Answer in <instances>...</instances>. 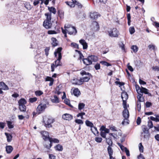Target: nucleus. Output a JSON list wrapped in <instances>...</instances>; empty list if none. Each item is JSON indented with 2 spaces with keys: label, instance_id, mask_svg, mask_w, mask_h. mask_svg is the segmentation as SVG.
I'll return each instance as SVG.
<instances>
[{
  "label": "nucleus",
  "instance_id": "f704fd0d",
  "mask_svg": "<svg viewBox=\"0 0 159 159\" xmlns=\"http://www.w3.org/2000/svg\"><path fill=\"white\" fill-rule=\"evenodd\" d=\"M85 106V104L83 103L80 102L78 104V109L80 111L83 109Z\"/></svg>",
  "mask_w": 159,
  "mask_h": 159
},
{
  "label": "nucleus",
  "instance_id": "a211bd4d",
  "mask_svg": "<svg viewBox=\"0 0 159 159\" xmlns=\"http://www.w3.org/2000/svg\"><path fill=\"white\" fill-rule=\"evenodd\" d=\"M0 88L3 90H7L9 89V88L3 82H0Z\"/></svg>",
  "mask_w": 159,
  "mask_h": 159
},
{
  "label": "nucleus",
  "instance_id": "58836bf2",
  "mask_svg": "<svg viewBox=\"0 0 159 159\" xmlns=\"http://www.w3.org/2000/svg\"><path fill=\"white\" fill-rule=\"evenodd\" d=\"M6 122L9 129H11L14 128V125L12 124V122L10 121H7Z\"/></svg>",
  "mask_w": 159,
  "mask_h": 159
},
{
  "label": "nucleus",
  "instance_id": "052dcab7",
  "mask_svg": "<svg viewBox=\"0 0 159 159\" xmlns=\"http://www.w3.org/2000/svg\"><path fill=\"white\" fill-rule=\"evenodd\" d=\"M95 140L96 142L100 143L101 142L102 139L101 137H97L95 138Z\"/></svg>",
  "mask_w": 159,
  "mask_h": 159
},
{
  "label": "nucleus",
  "instance_id": "338daca9",
  "mask_svg": "<svg viewBox=\"0 0 159 159\" xmlns=\"http://www.w3.org/2000/svg\"><path fill=\"white\" fill-rule=\"evenodd\" d=\"M49 159H56V156L52 154H49Z\"/></svg>",
  "mask_w": 159,
  "mask_h": 159
},
{
  "label": "nucleus",
  "instance_id": "72a5a7b5",
  "mask_svg": "<svg viewBox=\"0 0 159 159\" xmlns=\"http://www.w3.org/2000/svg\"><path fill=\"white\" fill-rule=\"evenodd\" d=\"M91 130L92 132L95 135H96V134H98V133L97 128L94 126V125L91 128Z\"/></svg>",
  "mask_w": 159,
  "mask_h": 159
},
{
  "label": "nucleus",
  "instance_id": "2f4dec72",
  "mask_svg": "<svg viewBox=\"0 0 159 159\" xmlns=\"http://www.w3.org/2000/svg\"><path fill=\"white\" fill-rule=\"evenodd\" d=\"M72 1L74 3V5H77L78 8H81L83 7V5L79 2L76 1V0H72Z\"/></svg>",
  "mask_w": 159,
  "mask_h": 159
},
{
  "label": "nucleus",
  "instance_id": "5fc2aeb1",
  "mask_svg": "<svg viewBox=\"0 0 159 159\" xmlns=\"http://www.w3.org/2000/svg\"><path fill=\"white\" fill-rule=\"evenodd\" d=\"M66 3L67 5L71 7H74L75 6L74 5V3L72 2H66Z\"/></svg>",
  "mask_w": 159,
  "mask_h": 159
},
{
  "label": "nucleus",
  "instance_id": "6ab92c4d",
  "mask_svg": "<svg viewBox=\"0 0 159 159\" xmlns=\"http://www.w3.org/2000/svg\"><path fill=\"white\" fill-rule=\"evenodd\" d=\"M90 61H91L92 64L93 62H96L98 60V58L97 57L94 55H90L88 56Z\"/></svg>",
  "mask_w": 159,
  "mask_h": 159
},
{
  "label": "nucleus",
  "instance_id": "39448f33",
  "mask_svg": "<svg viewBox=\"0 0 159 159\" xmlns=\"http://www.w3.org/2000/svg\"><path fill=\"white\" fill-rule=\"evenodd\" d=\"M80 74L82 75H86L85 76L80 78L82 84L84 82H87L89 81L91 77H92V75L90 74L88 72H86L84 71L81 72Z\"/></svg>",
  "mask_w": 159,
  "mask_h": 159
},
{
  "label": "nucleus",
  "instance_id": "1a4fd4ad",
  "mask_svg": "<svg viewBox=\"0 0 159 159\" xmlns=\"http://www.w3.org/2000/svg\"><path fill=\"white\" fill-rule=\"evenodd\" d=\"M46 107L47 106L46 104H39L38 106L36 109L37 113L38 114H40L42 111L45 110Z\"/></svg>",
  "mask_w": 159,
  "mask_h": 159
},
{
  "label": "nucleus",
  "instance_id": "0eeeda50",
  "mask_svg": "<svg viewBox=\"0 0 159 159\" xmlns=\"http://www.w3.org/2000/svg\"><path fill=\"white\" fill-rule=\"evenodd\" d=\"M108 33L109 35L112 37H118L119 34L118 30L116 28L111 29Z\"/></svg>",
  "mask_w": 159,
  "mask_h": 159
},
{
  "label": "nucleus",
  "instance_id": "dca6fc26",
  "mask_svg": "<svg viewBox=\"0 0 159 159\" xmlns=\"http://www.w3.org/2000/svg\"><path fill=\"white\" fill-rule=\"evenodd\" d=\"M83 61L84 64L86 66H89L92 64L91 61H90L88 56L86 58H83Z\"/></svg>",
  "mask_w": 159,
  "mask_h": 159
},
{
  "label": "nucleus",
  "instance_id": "e433bc0d",
  "mask_svg": "<svg viewBox=\"0 0 159 159\" xmlns=\"http://www.w3.org/2000/svg\"><path fill=\"white\" fill-rule=\"evenodd\" d=\"M24 7H25L28 10H30L32 8V6L29 2H26L24 4Z\"/></svg>",
  "mask_w": 159,
  "mask_h": 159
},
{
  "label": "nucleus",
  "instance_id": "49530a36",
  "mask_svg": "<svg viewBox=\"0 0 159 159\" xmlns=\"http://www.w3.org/2000/svg\"><path fill=\"white\" fill-rule=\"evenodd\" d=\"M129 30L131 34H133L135 32V29L133 26L130 27L129 29Z\"/></svg>",
  "mask_w": 159,
  "mask_h": 159
},
{
  "label": "nucleus",
  "instance_id": "13d9d810",
  "mask_svg": "<svg viewBox=\"0 0 159 159\" xmlns=\"http://www.w3.org/2000/svg\"><path fill=\"white\" fill-rule=\"evenodd\" d=\"M50 49V48L48 47H46L44 50L45 52V54L47 56H48V55Z\"/></svg>",
  "mask_w": 159,
  "mask_h": 159
},
{
  "label": "nucleus",
  "instance_id": "cd10ccee",
  "mask_svg": "<svg viewBox=\"0 0 159 159\" xmlns=\"http://www.w3.org/2000/svg\"><path fill=\"white\" fill-rule=\"evenodd\" d=\"M54 148L56 151H61L63 149L62 146L59 144H58Z\"/></svg>",
  "mask_w": 159,
  "mask_h": 159
},
{
  "label": "nucleus",
  "instance_id": "09e8293b",
  "mask_svg": "<svg viewBox=\"0 0 159 159\" xmlns=\"http://www.w3.org/2000/svg\"><path fill=\"white\" fill-rule=\"evenodd\" d=\"M135 89L138 93L139 94L141 91L142 88H141L138 85H135Z\"/></svg>",
  "mask_w": 159,
  "mask_h": 159
},
{
  "label": "nucleus",
  "instance_id": "69168bd1",
  "mask_svg": "<svg viewBox=\"0 0 159 159\" xmlns=\"http://www.w3.org/2000/svg\"><path fill=\"white\" fill-rule=\"evenodd\" d=\"M141 122V119L139 117H138L136 120V123L137 125H139Z\"/></svg>",
  "mask_w": 159,
  "mask_h": 159
},
{
  "label": "nucleus",
  "instance_id": "603ef678",
  "mask_svg": "<svg viewBox=\"0 0 159 159\" xmlns=\"http://www.w3.org/2000/svg\"><path fill=\"white\" fill-rule=\"evenodd\" d=\"M148 126L149 129L153 128V126L152 122L151 120H149L148 121Z\"/></svg>",
  "mask_w": 159,
  "mask_h": 159
},
{
  "label": "nucleus",
  "instance_id": "f3484780",
  "mask_svg": "<svg viewBox=\"0 0 159 159\" xmlns=\"http://www.w3.org/2000/svg\"><path fill=\"white\" fill-rule=\"evenodd\" d=\"M71 82L73 84L75 85H81L82 83L80 79L79 80L76 78L72 80Z\"/></svg>",
  "mask_w": 159,
  "mask_h": 159
},
{
  "label": "nucleus",
  "instance_id": "0e129e2a",
  "mask_svg": "<svg viewBox=\"0 0 159 159\" xmlns=\"http://www.w3.org/2000/svg\"><path fill=\"white\" fill-rule=\"evenodd\" d=\"M94 68L96 70H98L100 69V66L99 63H97L94 66Z\"/></svg>",
  "mask_w": 159,
  "mask_h": 159
},
{
  "label": "nucleus",
  "instance_id": "7c9ffc66",
  "mask_svg": "<svg viewBox=\"0 0 159 159\" xmlns=\"http://www.w3.org/2000/svg\"><path fill=\"white\" fill-rule=\"evenodd\" d=\"M48 10L50 11V12H48V13H52L54 14H55L56 12V9L54 7H48Z\"/></svg>",
  "mask_w": 159,
  "mask_h": 159
},
{
  "label": "nucleus",
  "instance_id": "6e6d98bb",
  "mask_svg": "<svg viewBox=\"0 0 159 159\" xmlns=\"http://www.w3.org/2000/svg\"><path fill=\"white\" fill-rule=\"evenodd\" d=\"M139 149L140 152H143V147L142 145V143H140L139 144Z\"/></svg>",
  "mask_w": 159,
  "mask_h": 159
},
{
  "label": "nucleus",
  "instance_id": "864d4df0",
  "mask_svg": "<svg viewBox=\"0 0 159 159\" xmlns=\"http://www.w3.org/2000/svg\"><path fill=\"white\" fill-rule=\"evenodd\" d=\"M70 45L71 46L75 48H77L78 49L79 48L78 44L75 43H72L70 44Z\"/></svg>",
  "mask_w": 159,
  "mask_h": 159
},
{
  "label": "nucleus",
  "instance_id": "412c9836",
  "mask_svg": "<svg viewBox=\"0 0 159 159\" xmlns=\"http://www.w3.org/2000/svg\"><path fill=\"white\" fill-rule=\"evenodd\" d=\"M6 149L7 153L8 154L10 153L11 152L13 149V148L11 146L8 145L6 147Z\"/></svg>",
  "mask_w": 159,
  "mask_h": 159
},
{
  "label": "nucleus",
  "instance_id": "a18cd8bd",
  "mask_svg": "<svg viewBox=\"0 0 159 159\" xmlns=\"http://www.w3.org/2000/svg\"><path fill=\"white\" fill-rule=\"evenodd\" d=\"M92 24L93 25H95L96 27L97 28V30H99V25L98 23L96 21H93L92 22Z\"/></svg>",
  "mask_w": 159,
  "mask_h": 159
},
{
  "label": "nucleus",
  "instance_id": "c756f323",
  "mask_svg": "<svg viewBox=\"0 0 159 159\" xmlns=\"http://www.w3.org/2000/svg\"><path fill=\"white\" fill-rule=\"evenodd\" d=\"M49 142L52 144L53 142L55 143H58L59 142V140L57 139L52 138H49Z\"/></svg>",
  "mask_w": 159,
  "mask_h": 159
},
{
  "label": "nucleus",
  "instance_id": "5701e85b",
  "mask_svg": "<svg viewBox=\"0 0 159 159\" xmlns=\"http://www.w3.org/2000/svg\"><path fill=\"white\" fill-rule=\"evenodd\" d=\"M51 40L52 42V44L53 47H55L57 46L58 45V41L56 38L52 37L51 38Z\"/></svg>",
  "mask_w": 159,
  "mask_h": 159
},
{
  "label": "nucleus",
  "instance_id": "f03ea898",
  "mask_svg": "<svg viewBox=\"0 0 159 159\" xmlns=\"http://www.w3.org/2000/svg\"><path fill=\"white\" fill-rule=\"evenodd\" d=\"M45 16L46 17V19L43 22V26L46 29L51 28L52 24L51 22L52 16L51 13H45Z\"/></svg>",
  "mask_w": 159,
  "mask_h": 159
},
{
  "label": "nucleus",
  "instance_id": "393cba45",
  "mask_svg": "<svg viewBox=\"0 0 159 159\" xmlns=\"http://www.w3.org/2000/svg\"><path fill=\"white\" fill-rule=\"evenodd\" d=\"M44 146L47 149H50V148L52 146V144L50 142L49 143L48 142L45 141L44 143Z\"/></svg>",
  "mask_w": 159,
  "mask_h": 159
},
{
  "label": "nucleus",
  "instance_id": "473e14b6",
  "mask_svg": "<svg viewBox=\"0 0 159 159\" xmlns=\"http://www.w3.org/2000/svg\"><path fill=\"white\" fill-rule=\"evenodd\" d=\"M106 142L109 145L108 147H110V148H111V146H112V142L111 138H106Z\"/></svg>",
  "mask_w": 159,
  "mask_h": 159
},
{
  "label": "nucleus",
  "instance_id": "680f3d73",
  "mask_svg": "<svg viewBox=\"0 0 159 159\" xmlns=\"http://www.w3.org/2000/svg\"><path fill=\"white\" fill-rule=\"evenodd\" d=\"M48 34H55L57 32L55 30H50L48 31Z\"/></svg>",
  "mask_w": 159,
  "mask_h": 159
},
{
  "label": "nucleus",
  "instance_id": "37998d69",
  "mask_svg": "<svg viewBox=\"0 0 159 159\" xmlns=\"http://www.w3.org/2000/svg\"><path fill=\"white\" fill-rule=\"evenodd\" d=\"M57 13L58 16L61 18H63V13L62 10H58L57 11Z\"/></svg>",
  "mask_w": 159,
  "mask_h": 159
},
{
  "label": "nucleus",
  "instance_id": "f8f14e48",
  "mask_svg": "<svg viewBox=\"0 0 159 159\" xmlns=\"http://www.w3.org/2000/svg\"><path fill=\"white\" fill-rule=\"evenodd\" d=\"M62 118L64 120L70 121L73 119V116L70 114L66 113L62 115Z\"/></svg>",
  "mask_w": 159,
  "mask_h": 159
},
{
  "label": "nucleus",
  "instance_id": "c85d7f7f",
  "mask_svg": "<svg viewBox=\"0 0 159 159\" xmlns=\"http://www.w3.org/2000/svg\"><path fill=\"white\" fill-rule=\"evenodd\" d=\"M5 135H6L7 140L8 142H10L12 140V135L9 133H5Z\"/></svg>",
  "mask_w": 159,
  "mask_h": 159
},
{
  "label": "nucleus",
  "instance_id": "bb28decb",
  "mask_svg": "<svg viewBox=\"0 0 159 159\" xmlns=\"http://www.w3.org/2000/svg\"><path fill=\"white\" fill-rule=\"evenodd\" d=\"M73 93L75 96L77 97L79 96L80 93V92L78 88H76L74 89Z\"/></svg>",
  "mask_w": 159,
  "mask_h": 159
},
{
  "label": "nucleus",
  "instance_id": "bf43d9fd",
  "mask_svg": "<svg viewBox=\"0 0 159 159\" xmlns=\"http://www.w3.org/2000/svg\"><path fill=\"white\" fill-rule=\"evenodd\" d=\"M137 107L138 111H140L141 107V103L140 102H137Z\"/></svg>",
  "mask_w": 159,
  "mask_h": 159
},
{
  "label": "nucleus",
  "instance_id": "774afa93",
  "mask_svg": "<svg viewBox=\"0 0 159 159\" xmlns=\"http://www.w3.org/2000/svg\"><path fill=\"white\" fill-rule=\"evenodd\" d=\"M153 25L157 28H159V23L156 21L154 22Z\"/></svg>",
  "mask_w": 159,
  "mask_h": 159
},
{
  "label": "nucleus",
  "instance_id": "20e7f679",
  "mask_svg": "<svg viewBox=\"0 0 159 159\" xmlns=\"http://www.w3.org/2000/svg\"><path fill=\"white\" fill-rule=\"evenodd\" d=\"M43 121L46 127L50 128L52 127L51 124L54 122L55 120L54 119L51 117L46 116L43 118Z\"/></svg>",
  "mask_w": 159,
  "mask_h": 159
},
{
  "label": "nucleus",
  "instance_id": "a878e982",
  "mask_svg": "<svg viewBox=\"0 0 159 159\" xmlns=\"http://www.w3.org/2000/svg\"><path fill=\"white\" fill-rule=\"evenodd\" d=\"M143 94L139 93L138 94L137 98L138 99L139 102H143L144 100V98L143 97Z\"/></svg>",
  "mask_w": 159,
  "mask_h": 159
},
{
  "label": "nucleus",
  "instance_id": "e2e57ef3",
  "mask_svg": "<svg viewBox=\"0 0 159 159\" xmlns=\"http://www.w3.org/2000/svg\"><path fill=\"white\" fill-rule=\"evenodd\" d=\"M123 105L124 109H127L126 100L123 101Z\"/></svg>",
  "mask_w": 159,
  "mask_h": 159
},
{
  "label": "nucleus",
  "instance_id": "f257e3e1",
  "mask_svg": "<svg viewBox=\"0 0 159 159\" xmlns=\"http://www.w3.org/2000/svg\"><path fill=\"white\" fill-rule=\"evenodd\" d=\"M62 48L61 47L58 48L56 50L54 53V54L55 57H57V54H58V57L57 60L55 61L54 63L51 64V71L53 72L54 71V68L58 66L61 65V60L62 58V55L61 53V51Z\"/></svg>",
  "mask_w": 159,
  "mask_h": 159
},
{
  "label": "nucleus",
  "instance_id": "aec40b11",
  "mask_svg": "<svg viewBox=\"0 0 159 159\" xmlns=\"http://www.w3.org/2000/svg\"><path fill=\"white\" fill-rule=\"evenodd\" d=\"M148 90L147 89L142 87L141 91L140 93L142 94L144 93L145 94H148L149 96H151V94L148 92Z\"/></svg>",
  "mask_w": 159,
  "mask_h": 159
},
{
  "label": "nucleus",
  "instance_id": "8fccbe9b",
  "mask_svg": "<svg viewBox=\"0 0 159 159\" xmlns=\"http://www.w3.org/2000/svg\"><path fill=\"white\" fill-rule=\"evenodd\" d=\"M75 122L78 124L82 125L84 123L83 121L79 119H75Z\"/></svg>",
  "mask_w": 159,
  "mask_h": 159
},
{
  "label": "nucleus",
  "instance_id": "9d476101",
  "mask_svg": "<svg viewBox=\"0 0 159 159\" xmlns=\"http://www.w3.org/2000/svg\"><path fill=\"white\" fill-rule=\"evenodd\" d=\"M123 116L124 119L122 122V124L124 125L125 123V120H127L129 117V113L127 109H124L123 112Z\"/></svg>",
  "mask_w": 159,
  "mask_h": 159
},
{
  "label": "nucleus",
  "instance_id": "de8ad7c7",
  "mask_svg": "<svg viewBox=\"0 0 159 159\" xmlns=\"http://www.w3.org/2000/svg\"><path fill=\"white\" fill-rule=\"evenodd\" d=\"M85 114V113L84 112H81L78 113L76 116L78 117H80L81 119H83V116Z\"/></svg>",
  "mask_w": 159,
  "mask_h": 159
},
{
  "label": "nucleus",
  "instance_id": "79ce46f5",
  "mask_svg": "<svg viewBox=\"0 0 159 159\" xmlns=\"http://www.w3.org/2000/svg\"><path fill=\"white\" fill-rule=\"evenodd\" d=\"M100 63L103 65L108 66H111V64L107 61H101Z\"/></svg>",
  "mask_w": 159,
  "mask_h": 159
},
{
  "label": "nucleus",
  "instance_id": "b1692460",
  "mask_svg": "<svg viewBox=\"0 0 159 159\" xmlns=\"http://www.w3.org/2000/svg\"><path fill=\"white\" fill-rule=\"evenodd\" d=\"M121 97L122 101L127 100L128 98V95L126 92H123L121 94Z\"/></svg>",
  "mask_w": 159,
  "mask_h": 159
},
{
  "label": "nucleus",
  "instance_id": "4c0bfd02",
  "mask_svg": "<svg viewBox=\"0 0 159 159\" xmlns=\"http://www.w3.org/2000/svg\"><path fill=\"white\" fill-rule=\"evenodd\" d=\"M52 102L53 103H58L59 102V100L57 97L55 95L53 96V98L52 99Z\"/></svg>",
  "mask_w": 159,
  "mask_h": 159
},
{
  "label": "nucleus",
  "instance_id": "c9c22d12",
  "mask_svg": "<svg viewBox=\"0 0 159 159\" xmlns=\"http://www.w3.org/2000/svg\"><path fill=\"white\" fill-rule=\"evenodd\" d=\"M85 123L87 126L90 127V128L92 127L94 125L91 122L88 120L85 121Z\"/></svg>",
  "mask_w": 159,
  "mask_h": 159
},
{
  "label": "nucleus",
  "instance_id": "9b49d317",
  "mask_svg": "<svg viewBox=\"0 0 159 159\" xmlns=\"http://www.w3.org/2000/svg\"><path fill=\"white\" fill-rule=\"evenodd\" d=\"M90 17L92 20H96L98 17H100V15L96 12H91L90 13Z\"/></svg>",
  "mask_w": 159,
  "mask_h": 159
},
{
  "label": "nucleus",
  "instance_id": "423d86ee",
  "mask_svg": "<svg viewBox=\"0 0 159 159\" xmlns=\"http://www.w3.org/2000/svg\"><path fill=\"white\" fill-rule=\"evenodd\" d=\"M26 103V100L24 98H22L18 101L19 108L21 111L25 112L26 110V107L25 104Z\"/></svg>",
  "mask_w": 159,
  "mask_h": 159
},
{
  "label": "nucleus",
  "instance_id": "4be33fe9",
  "mask_svg": "<svg viewBox=\"0 0 159 159\" xmlns=\"http://www.w3.org/2000/svg\"><path fill=\"white\" fill-rule=\"evenodd\" d=\"M155 117L152 116L150 117V119L153 121H155L156 122H159V115L155 114L154 115Z\"/></svg>",
  "mask_w": 159,
  "mask_h": 159
},
{
  "label": "nucleus",
  "instance_id": "a19ab883",
  "mask_svg": "<svg viewBox=\"0 0 159 159\" xmlns=\"http://www.w3.org/2000/svg\"><path fill=\"white\" fill-rule=\"evenodd\" d=\"M34 93L36 96H39L43 94V92L41 90H37Z\"/></svg>",
  "mask_w": 159,
  "mask_h": 159
},
{
  "label": "nucleus",
  "instance_id": "6e6552de",
  "mask_svg": "<svg viewBox=\"0 0 159 159\" xmlns=\"http://www.w3.org/2000/svg\"><path fill=\"white\" fill-rule=\"evenodd\" d=\"M142 127L143 132L141 133V134H144L143 137L144 138H148L150 136L149 129L145 125H143Z\"/></svg>",
  "mask_w": 159,
  "mask_h": 159
},
{
  "label": "nucleus",
  "instance_id": "c03bdc74",
  "mask_svg": "<svg viewBox=\"0 0 159 159\" xmlns=\"http://www.w3.org/2000/svg\"><path fill=\"white\" fill-rule=\"evenodd\" d=\"M37 100V98L36 97L30 98L29 99V102L30 103H32L36 102Z\"/></svg>",
  "mask_w": 159,
  "mask_h": 159
},
{
  "label": "nucleus",
  "instance_id": "7ed1b4c3",
  "mask_svg": "<svg viewBox=\"0 0 159 159\" xmlns=\"http://www.w3.org/2000/svg\"><path fill=\"white\" fill-rule=\"evenodd\" d=\"M64 28L66 29L68 33L69 34L75 35L77 33L75 27L70 25H65Z\"/></svg>",
  "mask_w": 159,
  "mask_h": 159
},
{
  "label": "nucleus",
  "instance_id": "4d7b16f0",
  "mask_svg": "<svg viewBox=\"0 0 159 159\" xmlns=\"http://www.w3.org/2000/svg\"><path fill=\"white\" fill-rule=\"evenodd\" d=\"M118 144L120 147V148L122 151H124L125 150V148H126L123 145H122L120 143H118Z\"/></svg>",
  "mask_w": 159,
  "mask_h": 159
},
{
  "label": "nucleus",
  "instance_id": "2eb2a0df",
  "mask_svg": "<svg viewBox=\"0 0 159 159\" xmlns=\"http://www.w3.org/2000/svg\"><path fill=\"white\" fill-rule=\"evenodd\" d=\"M80 43L83 46V49H86L88 48V44L84 39H81L79 41Z\"/></svg>",
  "mask_w": 159,
  "mask_h": 159
},
{
  "label": "nucleus",
  "instance_id": "4468645a",
  "mask_svg": "<svg viewBox=\"0 0 159 159\" xmlns=\"http://www.w3.org/2000/svg\"><path fill=\"white\" fill-rule=\"evenodd\" d=\"M107 150L110 159H116L115 157H112L113 153V151L111 148L110 147H108L107 148Z\"/></svg>",
  "mask_w": 159,
  "mask_h": 159
},
{
  "label": "nucleus",
  "instance_id": "3c124183",
  "mask_svg": "<svg viewBox=\"0 0 159 159\" xmlns=\"http://www.w3.org/2000/svg\"><path fill=\"white\" fill-rule=\"evenodd\" d=\"M131 49L134 52H137L138 48L136 46L133 45L131 47Z\"/></svg>",
  "mask_w": 159,
  "mask_h": 159
},
{
  "label": "nucleus",
  "instance_id": "ddd939ff",
  "mask_svg": "<svg viewBox=\"0 0 159 159\" xmlns=\"http://www.w3.org/2000/svg\"><path fill=\"white\" fill-rule=\"evenodd\" d=\"M41 134L42 135L43 139L45 141L47 140H49V135L48 133L47 132L45 131H43L41 132Z\"/></svg>",
  "mask_w": 159,
  "mask_h": 159
},
{
  "label": "nucleus",
  "instance_id": "ea45409f",
  "mask_svg": "<svg viewBox=\"0 0 159 159\" xmlns=\"http://www.w3.org/2000/svg\"><path fill=\"white\" fill-rule=\"evenodd\" d=\"M64 102L70 107L71 108H73V107L70 104V100L66 98L64 100Z\"/></svg>",
  "mask_w": 159,
  "mask_h": 159
}]
</instances>
